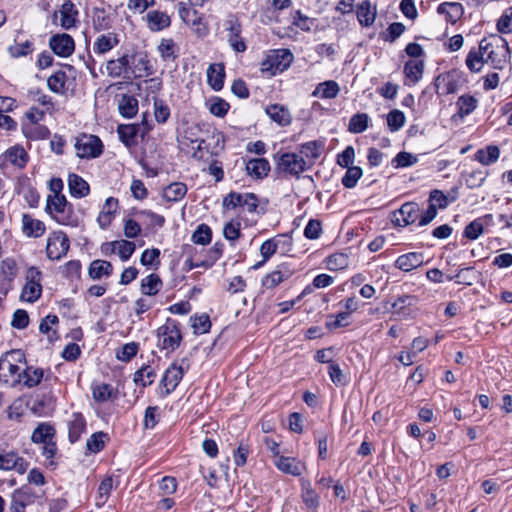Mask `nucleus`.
Masks as SVG:
<instances>
[{
  "label": "nucleus",
  "mask_w": 512,
  "mask_h": 512,
  "mask_svg": "<svg viewBox=\"0 0 512 512\" xmlns=\"http://www.w3.org/2000/svg\"><path fill=\"white\" fill-rule=\"evenodd\" d=\"M55 430L47 423L39 424L32 433L31 439L34 443H46L52 440Z\"/></svg>",
  "instance_id": "46"
},
{
  "label": "nucleus",
  "mask_w": 512,
  "mask_h": 512,
  "mask_svg": "<svg viewBox=\"0 0 512 512\" xmlns=\"http://www.w3.org/2000/svg\"><path fill=\"white\" fill-rule=\"evenodd\" d=\"M18 272V264L13 257H6L0 262L1 281L7 283L9 286H11V284L17 278Z\"/></svg>",
  "instance_id": "29"
},
{
  "label": "nucleus",
  "mask_w": 512,
  "mask_h": 512,
  "mask_svg": "<svg viewBox=\"0 0 512 512\" xmlns=\"http://www.w3.org/2000/svg\"><path fill=\"white\" fill-rule=\"evenodd\" d=\"M102 142L95 135L82 134L76 138V154L80 158H96L102 153Z\"/></svg>",
  "instance_id": "11"
},
{
  "label": "nucleus",
  "mask_w": 512,
  "mask_h": 512,
  "mask_svg": "<svg viewBox=\"0 0 512 512\" xmlns=\"http://www.w3.org/2000/svg\"><path fill=\"white\" fill-rule=\"evenodd\" d=\"M418 161L417 156L409 153V152H399L392 160V165L395 168H404L410 167L416 164Z\"/></svg>",
  "instance_id": "58"
},
{
  "label": "nucleus",
  "mask_w": 512,
  "mask_h": 512,
  "mask_svg": "<svg viewBox=\"0 0 512 512\" xmlns=\"http://www.w3.org/2000/svg\"><path fill=\"white\" fill-rule=\"evenodd\" d=\"M321 145L316 141L307 142L301 145L299 155H303L304 159L308 161V168L313 165L314 161L320 156Z\"/></svg>",
  "instance_id": "47"
},
{
  "label": "nucleus",
  "mask_w": 512,
  "mask_h": 512,
  "mask_svg": "<svg viewBox=\"0 0 512 512\" xmlns=\"http://www.w3.org/2000/svg\"><path fill=\"white\" fill-rule=\"evenodd\" d=\"M106 434L104 432H96L92 434L87 442L86 447L92 453H98L104 448Z\"/></svg>",
  "instance_id": "59"
},
{
  "label": "nucleus",
  "mask_w": 512,
  "mask_h": 512,
  "mask_svg": "<svg viewBox=\"0 0 512 512\" xmlns=\"http://www.w3.org/2000/svg\"><path fill=\"white\" fill-rule=\"evenodd\" d=\"M356 14L359 23L362 26L369 27L375 22L377 9L369 0H364L357 6Z\"/></svg>",
  "instance_id": "23"
},
{
  "label": "nucleus",
  "mask_w": 512,
  "mask_h": 512,
  "mask_svg": "<svg viewBox=\"0 0 512 512\" xmlns=\"http://www.w3.org/2000/svg\"><path fill=\"white\" fill-rule=\"evenodd\" d=\"M246 171L250 176L260 179L268 174L270 165L264 158L251 159L246 164Z\"/></svg>",
  "instance_id": "33"
},
{
  "label": "nucleus",
  "mask_w": 512,
  "mask_h": 512,
  "mask_svg": "<svg viewBox=\"0 0 512 512\" xmlns=\"http://www.w3.org/2000/svg\"><path fill=\"white\" fill-rule=\"evenodd\" d=\"M69 248V238L63 231H54L48 236L46 254L50 260H60L67 254Z\"/></svg>",
  "instance_id": "9"
},
{
  "label": "nucleus",
  "mask_w": 512,
  "mask_h": 512,
  "mask_svg": "<svg viewBox=\"0 0 512 512\" xmlns=\"http://www.w3.org/2000/svg\"><path fill=\"white\" fill-rule=\"evenodd\" d=\"M0 469L15 470L19 474H23L28 469V463L14 452L0 454Z\"/></svg>",
  "instance_id": "16"
},
{
  "label": "nucleus",
  "mask_w": 512,
  "mask_h": 512,
  "mask_svg": "<svg viewBox=\"0 0 512 512\" xmlns=\"http://www.w3.org/2000/svg\"><path fill=\"white\" fill-rule=\"evenodd\" d=\"M274 464L283 473L293 476H300L304 470V465L292 457L279 456Z\"/></svg>",
  "instance_id": "28"
},
{
  "label": "nucleus",
  "mask_w": 512,
  "mask_h": 512,
  "mask_svg": "<svg viewBox=\"0 0 512 512\" xmlns=\"http://www.w3.org/2000/svg\"><path fill=\"white\" fill-rule=\"evenodd\" d=\"M294 56L288 49L270 50L261 62V72L275 76L287 70L292 64Z\"/></svg>",
  "instance_id": "4"
},
{
  "label": "nucleus",
  "mask_w": 512,
  "mask_h": 512,
  "mask_svg": "<svg viewBox=\"0 0 512 512\" xmlns=\"http://www.w3.org/2000/svg\"><path fill=\"white\" fill-rule=\"evenodd\" d=\"M162 287V281L157 274H150L141 280L140 290L143 295L154 296Z\"/></svg>",
  "instance_id": "38"
},
{
  "label": "nucleus",
  "mask_w": 512,
  "mask_h": 512,
  "mask_svg": "<svg viewBox=\"0 0 512 512\" xmlns=\"http://www.w3.org/2000/svg\"><path fill=\"white\" fill-rule=\"evenodd\" d=\"M190 321L195 334L207 333L211 328V322L207 314L195 315L190 318Z\"/></svg>",
  "instance_id": "53"
},
{
  "label": "nucleus",
  "mask_w": 512,
  "mask_h": 512,
  "mask_svg": "<svg viewBox=\"0 0 512 512\" xmlns=\"http://www.w3.org/2000/svg\"><path fill=\"white\" fill-rule=\"evenodd\" d=\"M118 44L119 38L117 34L112 32L101 34L96 38L93 44V51L95 54L103 55L111 51Z\"/></svg>",
  "instance_id": "24"
},
{
  "label": "nucleus",
  "mask_w": 512,
  "mask_h": 512,
  "mask_svg": "<svg viewBox=\"0 0 512 512\" xmlns=\"http://www.w3.org/2000/svg\"><path fill=\"white\" fill-rule=\"evenodd\" d=\"M423 71L424 62L422 60H409L404 66V74L413 84L420 81Z\"/></svg>",
  "instance_id": "41"
},
{
  "label": "nucleus",
  "mask_w": 512,
  "mask_h": 512,
  "mask_svg": "<svg viewBox=\"0 0 512 512\" xmlns=\"http://www.w3.org/2000/svg\"><path fill=\"white\" fill-rule=\"evenodd\" d=\"M161 58L165 61H173L176 59V44L172 39H162L157 47Z\"/></svg>",
  "instance_id": "50"
},
{
  "label": "nucleus",
  "mask_w": 512,
  "mask_h": 512,
  "mask_svg": "<svg viewBox=\"0 0 512 512\" xmlns=\"http://www.w3.org/2000/svg\"><path fill=\"white\" fill-rule=\"evenodd\" d=\"M24 360L21 350H11L0 359V373L4 377H10L12 381H20L21 368L18 363Z\"/></svg>",
  "instance_id": "10"
},
{
  "label": "nucleus",
  "mask_w": 512,
  "mask_h": 512,
  "mask_svg": "<svg viewBox=\"0 0 512 512\" xmlns=\"http://www.w3.org/2000/svg\"><path fill=\"white\" fill-rule=\"evenodd\" d=\"M362 176V169L358 166H351L347 168L345 175L342 178V184L346 188H353L356 186L358 180Z\"/></svg>",
  "instance_id": "55"
},
{
  "label": "nucleus",
  "mask_w": 512,
  "mask_h": 512,
  "mask_svg": "<svg viewBox=\"0 0 512 512\" xmlns=\"http://www.w3.org/2000/svg\"><path fill=\"white\" fill-rule=\"evenodd\" d=\"M66 70L69 72H73L74 68L71 65H65L64 69L56 71L54 74H52L48 80L47 85L51 91L58 94H64L66 91L65 84L67 82V73Z\"/></svg>",
  "instance_id": "25"
},
{
  "label": "nucleus",
  "mask_w": 512,
  "mask_h": 512,
  "mask_svg": "<svg viewBox=\"0 0 512 512\" xmlns=\"http://www.w3.org/2000/svg\"><path fill=\"white\" fill-rule=\"evenodd\" d=\"M481 51H483L486 62L495 69H502L509 58V43L502 36L492 34L481 40Z\"/></svg>",
  "instance_id": "2"
},
{
  "label": "nucleus",
  "mask_w": 512,
  "mask_h": 512,
  "mask_svg": "<svg viewBox=\"0 0 512 512\" xmlns=\"http://www.w3.org/2000/svg\"><path fill=\"white\" fill-rule=\"evenodd\" d=\"M188 369L189 362L186 358H182L179 362H173L166 369L161 379V384L165 388V395H169L176 389Z\"/></svg>",
  "instance_id": "7"
},
{
  "label": "nucleus",
  "mask_w": 512,
  "mask_h": 512,
  "mask_svg": "<svg viewBox=\"0 0 512 512\" xmlns=\"http://www.w3.org/2000/svg\"><path fill=\"white\" fill-rule=\"evenodd\" d=\"M500 156V150L495 145H489L483 149H479L475 153V160L482 165H490L498 160Z\"/></svg>",
  "instance_id": "40"
},
{
  "label": "nucleus",
  "mask_w": 512,
  "mask_h": 512,
  "mask_svg": "<svg viewBox=\"0 0 512 512\" xmlns=\"http://www.w3.org/2000/svg\"><path fill=\"white\" fill-rule=\"evenodd\" d=\"M32 493L25 487L17 489L12 494L10 512H24L27 505L32 503Z\"/></svg>",
  "instance_id": "26"
},
{
  "label": "nucleus",
  "mask_w": 512,
  "mask_h": 512,
  "mask_svg": "<svg viewBox=\"0 0 512 512\" xmlns=\"http://www.w3.org/2000/svg\"><path fill=\"white\" fill-rule=\"evenodd\" d=\"M462 11V5L456 2H445L437 7V12L447 15L448 20L452 22H455L461 16Z\"/></svg>",
  "instance_id": "48"
},
{
  "label": "nucleus",
  "mask_w": 512,
  "mask_h": 512,
  "mask_svg": "<svg viewBox=\"0 0 512 512\" xmlns=\"http://www.w3.org/2000/svg\"><path fill=\"white\" fill-rule=\"evenodd\" d=\"M182 341V335L177 321L167 318L165 323L157 329V346L167 353L177 349Z\"/></svg>",
  "instance_id": "5"
},
{
  "label": "nucleus",
  "mask_w": 512,
  "mask_h": 512,
  "mask_svg": "<svg viewBox=\"0 0 512 512\" xmlns=\"http://www.w3.org/2000/svg\"><path fill=\"white\" fill-rule=\"evenodd\" d=\"M43 378V370L40 368L28 367L24 371V383L28 387L37 386Z\"/></svg>",
  "instance_id": "63"
},
{
  "label": "nucleus",
  "mask_w": 512,
  "mask_h": 512,
  "mask_svg": "<svg viewBox=\"0 0 512 512\" xmlns=\"http://www.w3.org/2000/svg\"><path fill=\"white\" fill-rule=\"evenodd\" d=\"M85 427L86 422L84 417L79 413L73 414L68 423L69 440L71 443L79 440L80 436L85 431Z\"/></svg>",
  "instance_id": "36"
},
{
  "label": "nucleus",
  "mask_w": 512,
  "mask_h": 512,
  "mask_svg": "<svg viewBox=\"0 0 512 512\" xmlns=\"http://www.w3.org/2000/svg\"><path fill=\"white\" fill-rule=\"evenodd\" d=\"M117 210L118 199L114 197L107 198L97 217V222L102 229H106L112 223Z\"/></svg>",
  "instance_id": "20"
},
{
  "label": "nucleus",
  "mask_w": 512,
  "mask_h": 512,
  "mask_svg": "<svg viewBox=\"0 0 512 512\" xmlns=\"http://www.w3.org/2000/svg\"><path fill=\"white\" fill-rule=\"evenodd\" d=\"M315 23V18H310L304 15L300 10H297L293 16V25L297 26L302 31H311Z\"/></svg>",
  "instance_id": "62"
},
{
  "label": "nucleus",
  "mask_w": 512,
  "mask_h": 512,
  "mask_svg": "<svg viewBox=\"0 0 512 512\" xmlns=\"http://www.w3.org/2000/svg\"><path fill=\"white\" fill-rule=\"evenodd\" d=\"M147 27L152 32H159L171 25V18L166 12L151 10L146 16Z\"/></svg>",
  "instance_id": "17"
},
{
  "label": "nucleus",
  "mask_w": 512,
  "mask_h": 512,
  "mask_svg": "<svg viewBox=\"0 0 512 512\" xmlns=\"http://www.w3.org/2000/svg\"><path fill=\"white\" fill-rule=\"evenodd\" d=\"M116 253L122 261L128 260L135 251V244L127 240L115 241Z\"/></svg>",
  "instance_id": "61"
},
{
  "label": "nucleus",
  "mask_w": 512,
  "mask_h": 512,
  "mask_svg": "<svg viewBox=\"0 0 512 512\" xmlns=\"http://www.w3.org/2000/svg\"><path fill=\"white\" fill-rule=\"evenodd\" d=\"M25 285L21 291V300L34 303L42 294V278L43 274L39 268L30 266L25 271Z\"/></svg>",
  "instance_id": "6"
},
{
  "label": "nucleus",
  "mask_w": 512,
  "mask_h": 512,
  "mask_svg": "<svg viewBox=\"0 0 512 512\" xmlns=\"http://www.w3.org/2000/svg\"><path fill=\"white\" fill-rule=\"evenodd\" d=\"M133 56L124 54L116 59H111L106 62V72L111 78H123L130 80L132 78H140L148 76L152 73L149 67V60L146 57H141L135 67L131 66V59Z\"/></svg>",
  "instance_id": "1"
},
{
  "label": "nucleus",
  "mask_w": 512,
  "mask_h": 512,
  "mask_svg": "<svg viewBox=\"0 0 512 512\" xmlns=\"http://www.w3.org/2000/svg\"><path fill=\"white\" fill-rule=\"evenodd\" d=\"M405 124V115L400 110H392L387 115V125L392 132L401 129Z\"/></svg>",
  "instance_id": "57"
},
{
  "label": "nucleus",
  "mask_w": 512,
  "mask_h": 512,
  "mask_svg": "<svg viewBox=\"0 0 512 512\" xmlns=\"http://www.w3.org/2000/svg\"><path fill=\"white\" fill-rule=\"evenodd\" d=\"M477 103L478 101L474 96L470 94L461 95L456 101L458 115L461 118H464L465 116L471 114L476 109Z\"/></svg>",
  "instance_id": "43"
},
{
  "label": "nucleus",
  "mask_w": 512,
  "mask_h": 512,
  "mask_svg": "<svg viewBox=\"0 0 512 512\" xmlns=\"http://www.w3.org/2000/svg\"><path fill=\"white\" fill-rule=\"evenodd\" d=\"M424 264V255L419 252H410L400 255L396 261V268L404 272H410Z\"/></svg>",
  "instance_id": "18"
},
{
  "label": "nucleus",
  "mask_w": 512,
  "mask_h": 512,
  "mask_svg": "<svg viewBox=\"0 0 512 512\" xmlns=\"http://www.w3.org/2000/svg\"><path fill=\"white\" fill-rule=\"evenodd\" d=\"M292 270L285 264L279 265L276 270L267 274L262 280V285L267 289H273L284 280L292 276Z\"/></svg>",
  "instance_id": "21"
},
{
  "label": "nucleus",
  "mask_w": 512,
  "mask_h": 512,
  "mask_svg": "<svg viewBox=\"0 0 512 512\" xmlns=\"http://www.w3.org/2000/svg\"><path fill=\"white\" fill-rule=\"evenodd\" d=\"M92 25L96 31H105L110 29L112 26V20L109 13L104 8H93Z\"/></svg>",
  "instance_id": "34"
},
{
  "label": "nucleus",
  "mask_w": 512,
  "mask_h": 512,
  "mask_svg": "<svg viewBox=\"0 0 512 512\" xmlns=\"http://www.w3.org/2000/svg\"><path fill=\"white\" fill-rule=\"evenodd\" d=\"M268 116L279 125L285 126L291 122V115L284 106L274 104L266 108Z\"/></svg>",
  "instance_id": "39"
},
{
  "label": "nucleus",
  "mask_w": 512,
  "mask_h": 512,
  "mask_svg": "<svg viewBox=\"0 0 512 512\" xmlns=\"http://www.w3.org/2000/svg\"><path fill=\"white\" fill-rule=\"evenodd\" d=\"M49 47L56 55L66 58L74 52L75 42L67 33L55 34L49 40Z\"/></svg>",
  "instance_id": "14"
},
{
  "label": "nucleus",
  "mask_w": 512,
  "mask_h": 512,
  "mask_svg": "<svg viewBox=\"0 0 512 512\" xmlns=\"http://www.w3.org/2000/svg\"><path fill=\"white\" fill-rule=\"evenodd\" d=\"M301 499L305 508L310 512H316L320 506V496L309 481L301 480Z\"/></svg>",
  "instance_id": "22"
},
{
  "label": "nucleus",
  "mask_w": 512,
  "mask_h": 512,
  "mask_svg": "<svg viewBox=\"0 0 512 512\" xmlns=\"http://www.w3.org/2000/svg\"><path fill=\"white\" fill-rule=\"evenodd\" d=\"M155 376V370L150 366H146L135 373L134 381L136 383L141 382L142 386L145 387L153 383Z\"/></svg>",
  "instance_id": "64"
},
{
  "label": "nucleus",
  "mask_w": 512,
  "mask_h": 512,
  "mask_svg": "<svg viewBox=\"0 0 512 512\" xmlns=\"http://www.w3.org/2000/svg\"><path fill=\"white\" fill-rule=\"evenodd\" d=\"M78 16L79 11L71 0H65L59 10L53 14L55 20L59 18V25L65 30H70L77 26Z\"/></svg>",
  "instance_id": "12"
},
{
  "label": "nucleus",
  "mask_w": 512,
  "mask_h": 512,
  "mask_svg": "<svg viewBox=\"0 0 512 512\" xmlns=\"http://www.w3.org/2000/svg\"><path fill=\"white\" fill-rule=\"evenodd\" d=\"M113 272V266L105 260H94L90 263L88 274L93 280H99L102 277H109Z\"/></svg>",
  "instance_id": "31"
},
{
  "label": "nucleus",
  "mask_w": 512,
  "mask_h": 512,
  "mask_svg": "<svg viewBox=\"0 0 512 512\" xmlns=\"http://www.w3.org/2000/svg\"><path fill=\"white\" fill-rule=\"evenodd\" d=\"M46 209L59 224L77 226L78 218L73 212L72 205L68 203L64 195L49 196Z\"/></svg>",
  "instance_id": "3"
},
{
  "label": "nucleus",
  "mask_w": 512,
  "mask_h": 512,
  "mask_svg": "<svg viewBox=\"0 0 512 512\" xmlns=\"http://www.w3.org/2000/svg\"><path fill=\"white\" fill-rule=\"evenodd\" d=\"M187 193V186L182 182H174L165 187L163 197L169 202L181 200Z\"/></svg>",
  "instance_id": "42"
},
{
  "label": "nucleus",
  "mask_w": 512,
  "mask_h": 512,
  "mask_svg": "<svg viewBox=\"0 0 512 512\" xmlns=\"http://www.w3.org/2000/svg\"><path fill=\"white\" fill-rule=\"evenodd\" d=\"M92 395L96 402H105L115 398L117 396V390L110 384L102 383L93 387Z\"/></svg>",
  "instance_id": "45"
},
{
  "label": "nucleus",
  "mask_w": 512,
  "mask_h": 512,
  "mask_svg": "<svg viewBox=\"0 0 512 512\" xmlns=\"http://www.w3.org/2000/svg\"><path fill=\"white\" fill-rule=\"evenodd\" d=\"M420 208L417 203H404L399 210L393 213L392 222L400 227H405L419 219Z\"/></svg>",
  "instance_id": "13"
},
{
  "label": "nucleus",
  "mask_w": 512,
  "mask_h": 512,
  "mask_svg": "<svg viewBox=\"0 0 512 512\" xmlns=\"http://www.w3.org/2000/svg\"><path fill=\"white\" fill-rule=\"evenodd\" d=\"M465 63L472 73H478L482 70L487 62L483 51H481V42L477 49L473 48L469 51Z\"/></svg>",
  "instance_id": "32"
},
{
  "label": "nucleus",
  "mask_w": 512,
  "mask_h": 512,
  "mask_svg": "<svg viewBox=\"0 0 512 512\" xmlns=\"http://www.w3.org/2000/svg\"><path fill=\"white\" fill-rule=\"evenodd\" d=\"M291 238L286 235H281L279 238L268 239L262 243L260 247V253L263 257V260L256 264L254 268L260 267L263 263H265L277 250L280 244L291 246Z\"/></svg>",
  "instance_id": "19"
},
{
  "label": "nucleus",
  "mask_w": 512,
  "mask_h": 512,
  "mask_svg": "<svg viewBox=\"0 0 512 512\" xmlns=\"http://www.w3.org/2000/svg\"><path fill=\"white\" fill-rule=\"evenodd\" d=\"M212 231L206 224H201L197 227L192 235V241L195 244L207 245L211 242Z\"/></svg>",
  "instance_id": "54"
},
{
  "label": "nucleus",
  "mask_w": 512,
  "mask_h": 512,
  "mask_svg": "<svg viewBox=\"0 0 512 512\" xmlns=\"http://www.w3.org/2000/svg\"><path fill=\"white\" fill-rule=\"evenodd\" d=\"M340 91V87L336 81L329 80L319 83L313 92V96L322 99H333Z\"/></svg>",
  "instance_id": "37"
},
{
  "label": "nucleus",
  "mask_w": 512,
  "mask_h": 512,
  "mask_svg": "<svg viewBox=\"0 0 512 512\" xmlns=\"http://www.w3.org/2000/svg\"><path fill=\"white\" fill-rule=\"evenodd\" d=\"M276 168L282 173L298 177L308 169V161L299 153H284L279 157Z\"/></svg>",
  "instance_id": "8"
},
{
  "label": "nucleus",
  "mask_w": 512,
  "mask_h": 512,
  "mask_svg": "<svg viewBox=\"0 0 512 512\" xmlns=\"http://www.w3.org/2000/svg\"><path fill=\"white\" fill-rule=\"evenodd\" d=\"M119 112L126 118H132L138 112V101L133 96L123 95L119 101Z\"/></svg>",
  "instance_id": "44"
},
{
  "label": "nucleus",
  "mask_w": 512,
  "mask_h": 512,
  "mask_svg": "<svg viewBox=\"0 0 512 512\" xmlns=\"http://www.w3.org/2000/svg\"><path fill=\"white\" fill-rule=\"evenodd\" d=\"M70 194L75 198H83L90 192L89 184L79 175L71 173L68 176Z\"/></svg>",
  "instance_id": "30"
},
{
  "label": "nucleus",
  "mask_w": 512,
  "mask_h": 512,
  "mask_svg": "<svg viewBox=\"0 0 512 512\" xmlns=\"http://www.w3.org/2000/svg\"><path fill=\"white\" fill-rule=\"evenodd\" d=\"M369 116L366 113H357L349 121V131L355 134L364 132L368 128Z\"/></svg>",
  "instance_id": "51"
},
{
  "label": "nucleus",
  "mask_w": 512,
  "mask_h": 512,
  "mask_svg": "<svg viewBox=\"0 0 512 512\" xmlns=\"http://www.w3.org/2000/svg\"><path fill=\"white\" fill-rule=\"evenodd\" d=\"M113 489V478L108 476L104 478L98 487V495L96 498V506L102 507L108 500L109 495Z\"/></svg>",
  "instance_id": "49"
},
{
  "label": "nucleus",
  "mask_w": 512,
  "mask_h": 512,
  "mask_svg": "<svg viewBox=\"0 0 512 512\" xmlns=\"http://www.w3.org/2000/svg\"><path fill=\"white\" fill-rule=\"evenodd\" d=\"M349 257L344 253H335L327 258V267L330 270H342L348 266Z\"/></svg>",
  "instance_id": "60"
},
{
  "label": "nucleus",
  "mask_w": 512,
  "mask_h": 512,
  "mask_svg": "<svg viewBox=\"0 0 512 512\" xmlns=\"http://www.w3.org/2000/svg\"><path fill=\"white\" fill-rule=\"evenodd\" d=\"M417 303V297L412 295H403L396 299L392 304L393 312L398 315H407L406 308Z\"/></svg>",
  "instance_id": "52"
},
{
  "label": "nucleus",
  "mask_w": 512,
  "mask_h": 512,
  "mask_svg": "<svg viewBox=\"0 0 512 512\" xmlns=\"http://www.w3.org/2000/svg\"><path fill=\"white\" fill-rule=\"evenodd\" d=\"M224 66L223 64H211L207 70L208 83L215 91H219L224 83Z\"/></svg>",
  "instance_id": "35"
},
{
  "label": "nucleus",
  "mask_w": 512,
  "mask_h": 512,
  "mask_svg": "<svg viewBox=\"0 0 512 512\" xmlns=\"http://www.w3.org/2000/svg\"><path fill=\"white\" fill-rule=\"evenodd\" d=\"M0 160H2L3 162L10 163L11 165L19 169H23L29 161V155L22 146L15 145L8 148L0 156Z\"/></svg>",
  "instance_id": "15"
},
{
  "label": "nucleus",
  "mask_w": 512,
  "mask_h": 512,
  "mask_svg": "<svg viewBox=\"0 0 512 512\" xmlns=\"http://www.w3.org/2000/svg\"><path fill=\"white\" fill-rule=\"evenodd\" d=\"M45 224L33 218L29 214H23L22 216V231L28 237H41L45 233Z\"/></svg>",
  "instance_id": "27"
},
{
  "label": "nucleus",
  "mask_w": 512,
  "mask_h": 512,
  "mask_svg": "<svg viewBox=\"0 0 512 512\" xmlns=\"http://www.w3.org/2000/svg\"><path fill=\"white\" fill-rule=\"evenodd\" d=\"M485 220L483 218H477L469 223L464 230V235L470 240L477 239L484 231Z\"/></svg>",
  "instance_id": "56"
}]
</instances>
